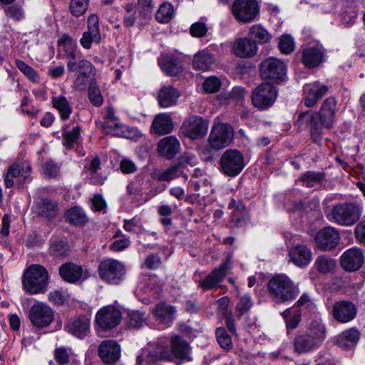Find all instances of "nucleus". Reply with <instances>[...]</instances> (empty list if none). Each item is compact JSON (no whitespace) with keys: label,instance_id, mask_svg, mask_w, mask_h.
I'll use <instances>...</instances> for the list:
<instances>
[{"label":"nucleus","instance_id":"16","mask_svg":"<svg viewBox=\"0 0 365 365\" xmlns=\"http://www.w3.org/2000/svg\"><path fill=\"white\" fill-rule=\"evenodd\" d=\"M314 240L319 250L330 251L338 245L340 235L336 229L332 227H327L318 231Z\"/></svg>","mask_w":365,"mask_h":365},{"label":"nucleus","instance_id":"13","mask_svg":"<svg viewBox=\"0 0 365 365\" xmlns=\"http://www.w3.org/2000/svg\"><path fill=\"white\" fill-rule=\"evenodd\" d=\"M122 319L121 312L114 306L101 308L96 315V324L103 329H112L119 324Z\"/></svg>","mask_w":365,"mask_h":365},{"label":"nucleus","instance_id":"40","mask_svg":"<svg viewBox=\"0 0 365 365\" xmlns=\"http://www.w3.org/2000/svg\"><path fill=\"white\" fill-rule=\"evenodd\" d=\"M359 338V331L352 328L347 329L339 334L337 337L336 342L340 347L348 349L354 346L356 344Z\"/></svg>","mask_w":365,"mask_h":365},{"label":"nucleus","instance_id":"23","mask_svg":"<svg viewBox=\"0 0 365 365\" xmlns=\"http://www.w3.org/2000/svg\"><path fill=\"white\" fill-rule=\"evenodd\" d=\"M59 274L64 281L70 283H75L87 277V273L83 272V267L73 262L61 264L59 268Z\"/></svg>","mask_w":365,"mask_h":365},{"label":"nucleus","instance_id":"33","mask_svg":"<svg viewBox=\"0 0 365 365\" xmlns=\"http://www.w3.org/2000/svg\"><path fill=\"white\" fill-rule=\"evenodd\" d=\"M70 333L78 338H84L90 331V320L86 317H80L71 320L68 324Z\"/></svg>","mask_w":365,"mask_h":365},{"label":"nucleus","instance_id":"28","mask_svg":"<svg viewBox=\"0 0 365 365\" xmlns=\"http://www.w3.org/2000/svg\"><path fill=\"white\" fill-rule=\"evenodd\" d=\"M173 128L171 116L167 113H160L154 118L150 130L152 133L163 135L171 133Z\"/></svg>","mask_w":365,"mask_h":365},{"label":"nucleus","instance_id":"56","mask_svg":"<svg viewBox=\"0 0 365 365\" xmlns=\"http://www.w3.org/2000/svg\"><path fill=\"white\" fill-rule=\"evenodd\" d=\"M183 173L180 168V165L177 164L170 166L168 169L158 172L157 173V178L158 180L163 181H170Z\"/></svg>","mask_w":365,"mask_h":365},{"label":"nucleus","instance_id":"8","mask_svg":"<svg viewBox=\"0 0 365 365\" xmlns=\"http://www.w3.org/2000/svg\"><path fill=\"white\" fill-rule=\"evenodd\" d=\"M277 97V91L272 83H262L252 91V102L255 108L265 110L272 106Z\"/></svg>","mask_w":365,"mask_h":365},{"label":"nucleus","instance_id":"34","mask_svg":"<svg viewBox=\"0 0 365 365\" xmlns=\"http://www.w3.org/2000/svg\"><path fill=\"white\" fill-rule=\"evenodd\" d=\"M58 46L66 58V63L77 59L76 43L67 34H63L58 40Z\"/></svg>","mask_w":365,"mask_h":365},{"label":"nucleus","instance_id":"25","mask_svg":"<svg viewBox=\"0 0 365 365\" xmlns=\"http://www.w3.org/2000/svg\"><path fill=\"white\" fill-rule=\"evenodd\" d=\"M290 260L299 267H307L312 259L311 250L304 245H298L289 250Z\"/></svg>","mask_w":365,"mask_h":365},{"label":"nucleus","instance_id":"27","mask_svg":"<svg viewBox=\"0 0 365 365\" xmlns=\"http://www.w3.org/2000/svg\"><path fill=\"white\" fill-rule=\"evenodd\" d=\"M258 50L256 41L249 37L238 38L233 45L235 54L242 58H250L254 56Z\"/></svg>","mask_w":365,"mask_h":365},{"label":"nucleus","instance_id":"2","mask_svg":"<svg viewBox=\"0 0 365 365\" xmlns=\"http://www.w3.org/2000/svg\"><path fill=\"white\" fill-rule=\"evenodd\" d=\"M48 283V274L45 267L39 264H31L25 271L23 285L31 294L43 293Z\"/></svg>","mask_w":365,"mask_h":365},{"label":"nucleus","instance_id":"11","mask_svg":"<svg viewBox=\"0 0 365 365\" xmlns=\"http://www.w3.org/2000/svg\"><path fill=\"white\" fill-rule=\"evenodd\" d=\"M230 269L231 262L230 259H227L217 268H215L207 274L205 279L199 281V287L203 291L217 289Z\"/></svg>","mask_w":365,"mask_h":365},{"label":"nucleus","instance_id":"61","mask_svg":"<svg viewBox=\"0 0 365 365\" xmlns=\"http://www.w3.org/2000/svg\"><path fill=\"white\" fill-rule=\"evenodd\" d=\"M60 172L59 166L51 160H48L43 164L42 173L48 178H56Z\"/></svg>","mask_w":365,"mask_h":365},{"label":"nucleus","instance_id":"49","mask_svg":"<svg viewBox=\"0 0 365 365\" xmlns=\"http://www.w3.org/2000/svg\"><path fill=\"white\" fill-rule=\"evenodd\" d=\"M68 220L75 225H83L87 221L88 218L83 210L78 206H75L68 210L66 213Z\"/></svg>","mask_w":365,"mask_h":365},{"label":"nucleus","instance_id":"41","mask_svg":"<svg viewBox=\"0 0 365 365\" xmlns=\"http://www.w3.org/2000/svg\"><path fill=\"white\" fill-rule=\"evenodd\" d=\"M149 180L145 179L143 175L140 174L135 177L133 181L128 185L127 192L130 195L133 196V197L141 196L143 193V190L149 184Z\"/></svg>","mask_w":365,"mask_h":365},{"label":"nucleus","instance_id":"15","mask_svg":"<svg viewBox=\"0 0 365 365\" xmlns=\"http://www.w3.org/2000/svg\"><path fill=\"white\" fill-rule=\"evenodd\" d=\"M101 41L98 17L93 14L88 17L87 30L83 33L80 43L83 48L89 49L91 48L92 43L99 44Z\"/></svg>","mask_w":365,"mask_h":365},{"label":"nucleus","instance_id":"7","mask_svg":"<svg viewBox=\"0 0 365 365\" xmlns=\"http://www.w3.org/2000/svg\"><path fill=\"white\" fill-rule=\"evenodd\" d=\"M98 274L103 281L109 284H117L123 280L125 268L119 261L107 259L99 264Z\"/></svg>","mask_w":365,"mask_h":365},{"label":"nucleus","instance_id":"46","mask_svg":"<svg viewBox=\"0 0 365 365\" xmlns=\"http://www.w3.org/2000/svg\"><path fill=\"white\" fill-rule=\"evenodd\" d=\"M67 125L63 128V144L67 148H72L80 137L81 126L77 125L71 130H67Z\"/></svg>","mask_w":365,"mask_h":365},{"label":"nucleus","instance_id":"59","mask_svg":"<svg viewBox=\"0 0 365 365\" xmlns=\"http://www.w3.org/2000/svg\"><path fill=\"white\" fill-rule=\"evenodd\" d=\"M295 43L293 38L287 34L282 35L279 41V48L282 53L289 54L293 52Z\"/></svg>","mask_w":365,"mask_h":365},{"label":"nucleus","instance_id":"36","mask_svg":"<svg viewBox=\"0 0 365 365\" xmlns=\"http://www.w3.org/2000/svg\"><path fill=\"white\" fill-rule=\"evenodd\" d=\"M215 62L214 56L207 50L199 51L194 56L193 68L198 71H207Z\"/></svg>","mask_w":365,"mask_h":365},{"label":"nucleus","instance_id":"55","mask_svg":"<svg viewBox=\"0 0 365 365\" xmlns=\"http://www.w3.org/2000/svg\"><path fill=\"white\" fill-rule=\"evenodd\" d=\"M89 6V0H71L69 11L74 17L84 15Z\"/></svg>","mask_w":365,"mask_h":365},{"label":"nucleus","instance_id":"21","mask_svg":"<svg viewBox=\"0 0 365 365\" xmlns=\"http://www.w3.org/2000/svg\"><path fill=\"white\" fill-rule=\"evenodd\" d=\"M356 307L349 301H340L333 307L332 314L334 318L341 323H346L353 320L356 315Z\"/></svg>","mask_w":365,"mask_h":365},{"label":"nucleus","instance_id":"64","mask_svg":"<svg viewBox=\"0 0 365 365\" xmlns=\"http://www.w3.org/2000/svg\"><path fill=\"white\" fill-rule=\"evenodd\" d=\"M252 304L253 303L250 296L249 294H245L240 298V302L236 306V309L237 311L240 312V315H242L250 310L252 307Z\"/></svg>","mask_w":365,"mask_h":365},{"label":"nucleus","instance_id":"22","mask_svg":"<svg viewBox=\"0 0 365 365\" xmlns=\"http://www.w3.org/2000/svg\"><path fill=\"white\" fill-rule=\"evenodd\" d=\"M180 148L179 140L173 135H169L159 140L157 150L160 156L170 160L177 155L180 150Z\"/></svg>","mask_w":365,"mask_h":365},{"label":"nucleus","instance_id":"39","mask_svg":"<svg viewBox=\"0 0 365 365\" xmlns=\"http://www.w3.org/2000/svg\"><path fill=\"white\" fill-rule=\"evenodd\" d=\"M323 54L322 51L315 47L305 49L302 55V61L309 68L318 66L322 61Z\"/></svg>","mask_w":365,"mask_h":365},{"label":"nucleus","instance_id":"48","mask_svg":"<svg viewBox=\"0 0 365 365\" xmlns=\"http://www.w3.org/2000/svg\"><path fill=\"white\" fill-rule=\"evenodd\" d=\"M314 266L319 272L327 274L334 271L336 262L327 255H320L317 257Z\"/></svg>","mask_w":365,"mask_h":365},{"label":"nucleus","instance_id":"30","mask_svg":"<svg viewBox=\"0 0 365 365\" xmlns=\"http://www.w3.org/2000/svg\"><path fill=\"white\" fill-rule=\"evenodd\" d=\"M66 67L69 72L78 71L79 76L86 78L93 76L96 73L93 63L86 58L67 62Z\"/></svg>","mask_w":365,"mask_h":365},{"label":"nucleus","instance_id":"20","mask_svg":"<svg viewBox=\"0 0 365 365\" xmlns=\"http://www.w3.org/2000/svg\"><path fill=\"white\" fill-rule=\"evenodd\" d=\"M364 254L361 249L351 247L346 250L341 256V265L349 272L358 270L364 263Z\"/></svg>","mask_w":365,"mask_h":365},{"label":"nucleus","instance_id":"63","mask_svg":"<svg viewBox=\"0 0 365 365\" xmlns=\"http://www.w3.org/2000/svg\"><path fill=\"white\" fill-rule=\"evenodd\" d=\"M207 27L204 22L197 21L193 23L190 28V33L194 37L201 38L206 35Z\"/></svg>","mask_w":365,"mask_h":365},{"label":"nucleus","instance_id":"19","mask_svg":"<svg viewBox=\"0 0 365 365\" xmlns=\"http://www.w3.org/2000/svg\"><path fill=\"white\" fill-rule=\"evenodd\" d=\"M329 90V88L327 85L319 81L306 84L304 87V105L309 108L314 106L318 101L328 93Z\"/></svg>","mask_w":365,"mask_h":365},{"label":"nucleus","instance_id":"24","mask_svg":"<svg viewBox=\"0 0 365 365\" xmlns=\"http://www.w3.org/2000/svg\"><path fill=\"white\" fill-rule=\"evenodd\" d=\"M98 355L101 359L106 364H112L118 360L120 349L114 340H105L98 347Z\"/></svg>","mask_w":365,"mask_h":365},{"label":"nucleus","instance_id":"31","mask_svg":"<svg viewBox=\"0 0 365 365\" xmlns=\"http://www.w3.org/2000/svg\"><path fill=\"white\" fill-rule=\"evenodd\" d=\"M58 210L57 202L48 198H43L34 205V211L38 215L49 220L56 217Z\"/></svg>","mask_w":365,"mask_h":365},{"label":"nucleus","instance_id":"10","mask_svg":"<svg viewBox=\"0 0 365 365\" xmlns=\"http://www.w3.org/2000/svg\"><path fill=\"white\" fill-rule=\"evenodd\" d=\"M208 123L201 117L192 115L187 118L180 127L181 133L192 140L202 138L207 133Z\"/></svg>","mask_w":365,"mask_h":365},{"label":"nucleus","instance_id":"50","mask_svg":"<svg viewBox=\"0 0 365 365\" xmlns=\"http://www.w3.org/2000/svg\"><path fill=\"white\" fill-rule=\"evenodd\" d=\"M282 315L285 319L287 329H294L297 327L301 321V313L295 307L284 310Z\"/></svg>","mask_w":365,"mask_h":365},{"label":"nucleus","instance_id":"1","mask_svg":"<svg viewBox=\"0 0 365 365\" xmlns=\"http://www.w3.org/2000/svg\"><path fill=\"white\" fill-rule=\"evenodd\" d=\"M271 298L277 303H284L296 298L298 294L294 282L284 274L273 277L268 283Z\"/></svg>","mask_w":365,"mask_h":365},{"label":"nucleus","instance_id":"62","mask_svg":"<svg viewBox=\"0 0 365 365\" xmlns=\"http://www.w3.org/2000/svg\"><path fill=\"white\" fill-rule=\"evenodd\" d=\"M221 86L220 79L215 76L207 78L203 83V88L207 93H212L219 91Z\"/></svg>","mask_w":365,"mask_h":365},{"label":"nucleus","instance_id":"43","mask_svg":"<svg viewBox=\"0 0 365 365\" xmlns=\"http://www.w3.org/2000/svg\"><path fill=\"white\" fill-rule=\"evenodd\" d=\"M52 103L53 107L58 111L61 120H67L72 112V108L66 98L63 96L53 97Z\"/></svg>","mask_w":365,"mask_h":365},{"label":"nucleus","instance_id":"51","mask_svg":"<svg viewBox=\"0 0 365 365\" xmlns=\"http://www.w3.org/2000/svg\"><path fill=\"white\" fill-rule=\"evenodd\" d=\"M325 179V175L322 172L307 171L304 173L299 179L307 187H314L321 182Z\"/></svg>","mask_w":365,"mask_h":365},{"label":"nucleus","instance_id":"17","mask_svg":"<svg viewBox=\"0 0 365 365\" xmlns=\"http://www.w3.org/2000/svg\"><path fill=\"white\" fill-rule=\"evenodd\" d=\"M298 127L310 126V134L312 140L314 143H320L323 138L322 127L317 121L314 112L308 110L301 112L296 122Z\"/></svg>","mask_w":365,"mask_h":365},{"label":"nucleus","instance_id":"18","mask_svg":"<svg viewBox=\"0 0 365 365\" xmlns=\"http://www.w3.org/2000/svg\"><path fill=\"white\" fill-rule=\"evenodd\" d=\"M31 168L28 163H14L11 165L4 177L5 185L9 188L14 186L16 180V182L22 185L27 178L30 175Z\"/></svg>","mask_w":365,"mask_h":365},{"label":"nucleus","instance_id":"35","mask_svg":"<svg viewBox=\"0 0 365 365\" xmlns=\"http://www.w3.org/2000/svg\"><path fill=\"white\" fill-rule=\"evenodd\" d=\"M305 333L319 346L322 345L327 336L325 325L319 319L312 321Z\"/></svg>","mask_w":365,"mask_h":365},{"label":"nucleus","instance_id":"58","mask_svg":"<svg viewBox=\"0 0 365 365\" xmlns=\"http://www.w3.org/2000/svg\"><path fill=\"white\" fill-rule=\"evenodd\" d=\"M103 129L108 133H110L113 135L124 137L126 135L125 130L126 125L115 122L114 123H110L109 122H105L102 125Z\"/></svg>","mask_w":365,"mask_h":365},{"label":"nucleus","instance_id":"44","mask_svg":"<svg viewBox=\"0 0 365 365\" xmlns=\"http://www.w3.org/2000/svg\"><path fill=\"white\" fill-rule=\"evenodd\" d=\"M248 37L259 43H266L271 39L270 34L260 24H255L250 28Z\"/></svg>","mask_w":365,"mask_h":365},{"label":"nucleus","instance_id":"45","mask_svg":"<svg viewBox=\"0 0 365 365\" xmlns=\"http://www.w3.org/2000/svg\"><path fill=\"white\" fill-rule=\"evenodd\" d=\"M171 349L174 355L179 359H186L189 353L188 344L180 336H175L171 339Z\"/></svg>","mask_w":365,"mask_h":365},{"label":"nucleus","instance_id":"38","mask_svg":"<svg viewBox=\"0 0 365 365\" xmlns=\"http://www.w3.org/2000/svg\"><path fill=\"white\" fill-rule=\"evenodd\" d=\"M162 70L169 76H177L182 71V66L174 56L166 55L159 61Z\"/></svg>","mask_w":365,"mask_h":365},{"label":"nucleus","instance_id":"12","mask_svg":"<svg viewBox=\"0 0 365 365\" xmlns=\"http://www.w3.org/2000/svg\"><path fill=\"white\" fill-rule=\"evenodd\" d=\"M337 101L334 97L327 98L322 103L318 112H314L317 121L322 127L323 134L325 129H330L333 127L335 121Z\"/></svg>","mask_w":365,"mask_h":365},{"label":"nucleus","instance_id":"37","mask_svg":"<svg viewBox=\"0 0 365 365\" xmlns=\"http://www.w3.org/2000/svg\"><path fill=\"white\" fill-rule=\"evenodd\" d=\"M175 308L165 302L158 304L153 313L155 319L161 323L168 324L173 321Z\"/></svg>","mask_w":365,"mask_h":365},{"label":"nucleus","instance_id":"52","mask_svg":"<svg viewBox=\"0 0 365 365\" xmlns=\"http://www.w3.org/2000/svg\"><path fill=\"white\" fill-rule=\"evenodd\" d=\"M88 99L93 106L99 107L103 103V98L100 88L95 80H91L88 88Z\"/></svg>","mask_w":365,"mask_h":365},{"label":"nucleus","instance_id":"9","mask_svg":"<svg viewBox=\"0 0 365 365\" xmlns=\"http://www.w3.org/2000/svg\"><path fill=\"white\" fill-rule=\"evenodd\" d=\"M287 66L279 59L267 58L260 64V75L262 78L278 83L284 80L286 76Z\"/></svg>","mask_w":365,"mask_h":365},{"label":"nucleus","instance_id":"57","mask_svg":"<svg viewBox=\"0 0 365 365\" xmlns=\"http://www.w3.org/2000/svg\"><path fill=\"white\" fill-rule=\"evenodd\" d=\"M216 337L220 346L227 350L230 351L232 349L233 344L230 336L227 333L223 327H218L215 331Z\"/></svg>","mask_w":365,"mask_h":365},{"label":"nucleus","instance_id":"47","mask_svg":"<svg viewBox=\"0 0 365 365\" xmlns=\"http://www.w3.org/2000/svg\"><path fill=\"white\" fill-rule=\"evenodd\" d=\"M175 9L173 6L168 2L163 3L158 9L155 18L156 20L162 24L170 22L174 16Z\"/></svg>","mask_w":365,"mask_h":365},{"label":"nucleus","instance_id":"6","mask_svg":"<svg viewBox=\"0 0 365 365\" xmlns=\"http://www.w3.org/2000/svg\"><path fill=\"white\" fill-rule=\"evenodd\" d=\"M234 128L227 123H217L213 125L208 138V143L211 148L220 150L229 146L233 140Z\"/></svg>","mask_w":365,"mask_h":365},{"label":"nucleus","instance_id":"60","mask_svg":"<svg viewBox=\"0 0 365 365\" xmlns=\"http://www.w3.org/2000/svg\"><path fill=\"white\" fill-rule=\"evenodd\" d=\"M128 324L133 328H139L145 322L144 314L139 311H130L128 314Z\"/></svg>","mask_w":365,"mask_h":365},{"label":"nucleus","instance_id":"4","mask_svg":"<svg viewBox=\"0 0 365 365\" xmlns=\"http://www.w3.org/2000/svg\"><path fill=\"white\" fill-rule=\"evenodd\" d=\"M222 172L230 177L238 175L245 166L243 154L236 149H228L220 160Z\"/></svg>","mask_w":365,"mask_h":365},{"label":"nucleus","instance_id":"5","mask_svg":"<svg viewBox=\"0 0 365 365\" xmlns=\"http://www.w3.org/2000/svg\"><path fill=\"white\" fill-rule=\"evenodd\" d=\"M232 13L237 21L248 24L257 19L259 5L256 0H235Z\"/></svg>","mask_w":365,"mask_h":365},{"label":"nucleus","instance_id":"26","mask_svg":"<svg viewBox=\"0 0 365 365\" xmlns=\"http://www.w3.org/2000/svg\"><path fill=\"white\" fill-rule=\"evenodd\" d=\"M146 353H143L137 358V365H141L144 361L148 362L155 361L158 359H166L169 357V348L166 345L157 344L155 346L150 345Z\"/></svg>","mask_w":365,"mask_h":365},{"label":"nucleus","instance_id":"14","mask_svg":"<svg viewBox=\"0 0 365 365\" xmlns=\"http://www.w3.org/2000/svg\"><path fill=\"white\" fill-rule=\"evenodd\" d=\"M29 318L35 327L43 328L52 322L53 312L47 304L43 302H38L31 307Z\"/></svg>","mask_w":365,"mask_h":365},{"label":"nucleus","instance_id":"53","mask_svg":"<svg viewBox=\"0 0 365 365\" xmlns=\"http://www.w3.org/2000/svg\"><path fill=\"white\" fill-rule=\"evenodd\" d=\"M294 307L299 309V311L301 314H312L316 310V305L314 301L307 294H303L300 297Z\"/></svg>","mask_w":365,"mask_h":365},{"label":"nucleus","instance_id":"32","mask_svg":"<svg viewBox=\"0 0 365 365\" xmlns=\"http://www.w3.org/2000/svg\"><path fill=\"white\" fill-rule=\"evenodd\" d=\"M293 348L298 354H304L317 349L319 346L305 332L297 334L292 341Z\"/></svg>","mask_w":365,"mask_h":365},{"label":"nucleus","instance_id":"54","mask_svg":"<svg viewBox=\"0 0 365 365\" xmlns=\"http://www.w3.org/2000/svg\"><path fill=\"white\" fill-rule=\"evenodd\" d=\"M15 64L16 66L32 82L38 83L40 81L38 73L31 66L20 59H16Z\"/></svg>","mask_w":365,"mask_h":365},{"label":"nucleus","instance_id":"29","mask_svg":"<svg viewBox=\"0 0 365 365\" xmlns=\"http://www.w3.org/2000/svg\"><path fill=\"white\" fill-rule=\"evenodd\" d=\"M180 94L178 89L170 86H163L158 93V101L161 108L176 105Z\"/></svg>","mask_w":365,"mask_h":365},{"label":"nucleus","instance_id":"42","mask_svg":"<svg viewBox=\"0 0 365 365\" xmlns=\"http://www.w3.org/2000/svg\"><path fill=\"white\" fill-rule=\"evenodd\" d=\"M245 91L243 88L234 87L230 92L223 93L219 96V101L222 104H229L232 102L240 103L244 99Z\"/></svg>","mask_w":365,"mask_h":365},{"label":"nucleus","instance_id":"3","mask_svg":"<svg viewBox=\"0 0 365 365\" xmlns=\"http://www.w3.org/2000/svg\"><path fill=\"white\" fill-rule=\"evenodd\" d=\"M361 213V208L357 204L342 202L333 206L327 217L331 222L349 227L360 219Z\"/></svg>","mask_w":365,"mask_h":365}]
</instances>
